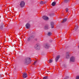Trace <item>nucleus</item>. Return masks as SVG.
Wrapping results in <instances>:
<instances>
[{
	"mask_svg": "<svg viewBox=\"0 0 79 79\" xmlns=\"http://www.w3.org/2000/svg\"><path fill=\"white\" fill-rule=\"evenodd\" d=\"M3 28V26H1L0 27V29L1 30Z\"/></svg>",
	"mask_w": 79,
	"mask_h": 79,
	"instance_id": "a878e982",
	"label": "nucleus"
},
{
	"mask_svg": "<svg viewBox=\"0 0 79 79\" xmlns=\"http://www.w3.org/2000/svg\"><path fill=\"white\" fill-rule=\"evenodd\" d=\"M58 37V36H57V37Z\"/></svg>",
	"mask_w": 79,
	"mask_h": 79,
	"instance_id": "72a5a7b5",
	"label": "nucleus"
},
{
	"mask_svg": "<svg viewBox=\"0 0 79 79\" xmlns=\"http://www.w3.org/2000/svg\"><path fill=\"white\" fill-rule=\"evenodd\" d=\"M20 5L21 8L24 7L25 5V2L23 1H21L20 3Z\"/></svg>",
	"mask_w": 79,
	"mask_h": 79,
	"instance_id": "f03ea898",
	"label": "nucleus"
},
{
	"mask_svg": "<svg viewBox=\"0 0 79 79\" xmlns=\"http://www.w3.org/2000/svg\"><path fill=\"white\" fill-rule=\"evenodd\" d=\"M51 35H52V33H51V32H48V36H50Z\"/></svg>",
	"mask_w": 79,
	"mask_h": 79,
	"instance_id": "6ab92c4d",
	"label": "nucleus"
},
{
	"mask_svg": "<svg viewBox=\"0 0 79 79\" xmlns=\"http://www.w3.org/2000/svg\"><path fill=\"white\" fill-rule=\"evenodd\" d=\"M0 77H2V75L0 74Z\"/></svg>",
	"mask_w": 79,
	"mask_h": 79,
	"instance_id": "cd10ccee",
	"label": "nucleus"
},
{
	"mask_svg": "<svg viewBox=\"0 0 79 79\" xmlns=\"http://www.w3.org/2000/svg\"><path fill=\"white\" fill-rule=\"evenodd\" d=\"M64 67L65 66H64Z\"/></svg>",
	"mask_w": 79,
	"mask_h": 79,
	"instance_id": "7c9ffc66",
	"label": "nucleus"
},
{
	"mask_svg": "<svg viewBox=\"0 0 79 79\" xmlns=\"http://www.w3.org/2000/svg\"><path fill=\"white\" fill-rule=\"evenodd\" d=\"M43 18L44 20H48V17L47 16H44L43 17Z\"/></svg>",
	"mask_w": 79,
	"mask_h": 79,
	"instance_id": "423d86ee",
	"label": "nucleus"
},
{
	"mask_svg": "<svg viewBox=\"0 0 79 79\" xmlns=\"http://www.w3.org/2000/svg\"><path fill=\"white\" fill-rule=\"evenodd\" d=\"M53 25H54V23H53V22H51V28H53V27H54V26Z\"/></svg>",
	"mask_w": 79,
	"mask_h": 79,
	"instance_id": "1a4fd4ad",
	"label": "nucleus"
},
{
	"mask_svg": "<svg viewBox=\"0 0 79 79\" xmlns=\"http://www.w3.org/2000/svg\"><path fill=\"white\" fill-rule=\"evenodd\" d=\"M48 74H49V73H47Z\"/></svg>",
	"mask_w": 79,
	"mask_h": 79,
	"instance_id": "c756f323",
	"label": "nucleus"
},
{
	"mask_svg": "<svg viewBox=\"0 0 79 79\" xmlns=\"http://www.w3.org/2000/svg\"><path fill=\"white\" fill-rule=\"evenodd\" d=\"M58 37V36H57V37Z\"/></svg>",
	"mask_w": 79,
	"mask_h": 79,
	"instance_id": "2f4dec72",
	"label": "nucleus"
},
{
	"mask_svg": "<svg viewBox=\"0 0 79 79\" xmlns=\"http://www.w3.org/2000/svg\"><path fill=\"white\" fill-rule=\"evenodd\" d=\"M69 52H67V54L66 55V58H69Z\"/></svg>",
	"mask_w": 79,
	"mask_h": 79,
	"instance_id": "2eb2a0df",
	"label": "nucleus"
},
{
	"mask_svg": "<svg viewBox=\"0 0 79 79\" xmlns=\"http://www.w3.org/2000/svg\"><path fill=\"white\" fill-rule=\"evenodd\" d=\"M2 25H3V23H2Z\"/></svg>",
	"mask_w": 79,
	"mask_h": 79,
	"instance_id": "c85d7f7f",
	"label": "nucleus"
},
{
	"mask_svg": "<svg viewBox=\"0 0 79 79\" xmlns=\"http://www.w3.org/2000/svg\"><path fill=\"white\" fill-rule=\"evenodd\" d=\"M69 2V0H64V2L65 3H68Z\"/></svg>",
	"mask_w": 79,
	"mask_h": 79,
	"instance_id": "aec40b11",
	"label": "nucleus"
},
{
	"mask_svg": "<svg viewBox=\"0 0 79 79\" xmlns=\"http://www.w3.org/2000/svg\"><path fill=\"white\" fill-rule=\"evenodd\" d=\"M48 62L49 63H52L53 62V60L50 59L49 60Z\"/></svg>",
	"mask_w": 79,
	"mask_h": 79,
	"instance_id": "a211bd4d",
	"label": "nucleus"
},
{
	"mask_svg": "<svg viewBox=\"0 0 79 79\" xmlns=\"http://www.w3.org/2000/svg\"><path fill=\"white\" fill-rule=\"evenodd\" d=\"M77 29H78V26H76L74 28V30H75V31H76L77 30Z\"/></svg>",
	"mask_w": 79,
	"mask_h": 79,
	"instance_id": "dca6fc26",
	"label": "nucleus"
},
{
	"mask_svg": "<svg viewBox=\"0 0 79 79\" xmlns=\"http://www.w3.org/2000/svg\"><path fill=\"white\" fill-rule=\"evenodd\" d=\"M31 62V59L29 57H27L25 58L24 60V63L26 64H29Z\"/></svg>",
	"mask_w": 79,
	"mask_h": 79,
	"instance_id": "f257e3e1",
	"label": "nucleus"
},
{
	"mask_svg": "<svg viewBox=\"0 0 79 79\" xmlns=\"http://www.w3.org/2000/svg\"><path fill=\"white\" fill-rule=\"evenodd\" d=\"M58 37V36H57V37Z\"/></svg>",
	"mask_w": 79,
	"mask_h": 79,
	"instance_id": "473e14b6",
	"label": "nucleus"
},
{
	"mask_svg": "<svg viewBox=\"0 0 79 79\" xmlns=\"http://www.w3.org/2000/svg\"><path fill=\"white\" fill-rule=\"evenodd\" d=\"M52 6H55V5H56V3H55V2H52Z\"/></svg>",
	"mask_w": 79,
	"mask_h": 79,
	"instance_id": "4468645a",
	"label": "nucleus"
},
{
	"mask_svg": "<svg viewBox=\"0 0 79 79\" xmlns=\"http://www.w3.org/2000/svg\"><path fill=\"white\" fill-rule=\"evenodd\" d=\"M37 63V60H36V61H35L34 63H33V65H35L36 63Z\"/></svg>",
	"mask_w": 79,
	"mask_h": 79,
	"instance_id": "412c9836",
	"label": "nucleus"
},
{
	"mask_svg": "<svg viewBox=\"0 0 79 79\" xmlns=\"http://www.w3.org/2000/svg\"><path fill=\"white\" fill-rule=\"evenodd\" d=\"M47 3V2L46 1L43 2V1H41L40 2V4H41L42 5V4H45V3Z\"/></svg>",
	"mask_w": 79,
	"mask_h": 79,
	"instance_id": "f8f14e48",
	"label": "nucleus"
},
{
	"mask_svg": "<svg viewBox=\"0 0 79 79\" xmlns=\"http://www.w3.org/2000/svg\"><path fill=\"white\" fill-rule=\"evenodd\" d=\"M75 61V57L74 56H72L70 58V61L71 62H74Z\"/></svg>",
	"mask_w": 79,
	"mask_h": 79,
	"instance_id": "7ed1b4c3",
	"label": "nucleus"
},
{
	"mask_svg": "<svg viewBox=\"0 0 79 79\" xmlns=\"http://www.w3.org/2000/svg\"><path fill=\"white\" fill-rule=\"evenodd\" d=\"M60 55H58L56 56V57L55 58V61L56 62H57L58 60H59V59L60 58Z\"/></svg>",
	"mask_w": 79,
	"mask_h": 79,
	"instance_id": "39448f33",
	"label": "nucleus"
},
{
	"mask_svg": "<svg viewBox=\"0 0 79 79\" xmlns=\"http://www.w3.org/2000/svg\"><path fill=\"white\" fill-rule=\"evenodd\" d=\"M35 47L37 50H39L40 49V47L38 44H36L35 46Z\"/></svg>",
	"mask_w": 79,
	"mask_h": 79,
	"instance_id": "0eeeda50",
	"label": "nucleus"
},
{
	"mask_svg": "<svg viewBox=\"0 0 79 79\" xmlns=\"http://www.w3.org/2000/svg\"><path fill=\"white\" fill-rule=\"evenodd\" d=\"M49 28V26L48 25H47L45 26V29H48Z\"/></svg>",
	"mask_w": 79,
	"mask_h": 79,
	"instance_id": "f3484780",
	"label": "nucleus"
},
{
	"mask_svg": "<svg viewBox=\"0 0 79 79\" xmlns=\"http://www.w3.org/2000/svg\"><path fill=\"white\" fill-rule=\"evenodd\" d=\"M43 79H47V77L45 76L43 77Z\"/></svg>",
	"mask_w": 79,
	"mask_h": 79,
	"instance_id": "5701e85b",
	"label": "nucleus"
},
{
	"mask_svg": "<svg viewBox=\"0 0 79 79\" xmlns=\"http://www.w3.org/2000/svg\"><path fill=\"white\" fill-rule=\"evenodd\" d=\"M27 77V73H25L23 74V78H26Z\"/></svg>",
	"mask_w": 79,
	"mask_h": 79,
	"instance_id": "6e6552de",
	"label": "nucleus"
},
{
	"mask_svg": "<svg viewBox=\"0 0 79 79\" xmlns=\"http://www.w3.org/2000/svg\"><path fill=\"white\" fill-rule=\"evenodd\" d=\"M25 26L26 27V29H28L30 28V27H31V25L29 23H27L26 25Z\"/></svg>",
	"mask_w": 79,
	"mask_h": 79,
	"instance_id": "20e7f679",
	"label": "nucleus"
},
{
	"mask_svg": "<svg viewBox=\"0 0 79 79\" xmlns=\"http://www.w3.org/2000/svg\"><path fill=\"white\" fill-rule=\"evenodd\" d=\"M65 11L66 12H68V8H66L65 9Z\"/></svg>",
	"mask_w": 79,
	"mask_h": 79,
	"instance_id": "4be33fe9",
	"label": "nucleus"
},
{
	"mask_svg": "<svg viewBox=\"0 0 79 79\" xmlns=\"http://www.w3.org/2000/svg\"><path fill=\"white\" fill-rule=\"evenodd\" d=\"M68 78H69V77L67 76L66 77L64 78V79H68Z\"/></svg>",
	"mask_w": 79,
	"mask_h": 79,
	"instance_id": "393cba45",
	"label": "nucleus"
},
{
	"mask_svg": "<svg viewBox=\"0 0 79 79\" xmlns=\"http://www.w3.org/2000/svg\"><path fill=\"white\" fill-rule=\"evenodd\" d=\"M66 21H67V19H63V21L62 22V23H65V22H66Z\"/></svg>",
	"mask_w": 79,
	"mask_h": 79,
	"instance_id": "ddd939ff",
	"label": "nucleus"
},
{
	"mask_svg": "<svg viewBox=\"0 0 79 79\" xmlns=\"http://www.w3.org/2000/svg\"><path fill=\"white\" fill-rule=\"evenodd\" d=\"M35 40H36V41H37V39H35Z\"/></svg>",
	"mask_w": 79,
	"mask_h": 79,
	"instance_id": "bb28decb",
	"label": "nucleus"
},
{
	"mask_svg": "<svg viewBox=\"0 0 79 79\" xmlns=\"http://www.w3.org/2000/svg\"><path fill=\"white\" fill-rule=\"evenodd\" d=\"M34 36H32L31 37H29L28 39V41H29V40H31V39H34Z\"/></svg>",
	"mask_w": 79,
	"mask_h": 79,
	"instance_id": "9d476101",
	"label": "nucleus"
},
{
	"mask_svg": "<svg viewBox=\"0 0 79 79\" xmlns=\"http://www.w3.org/2000/svg\"><path fill=\"white\" fill-rule=\"evenodd\" d=\"M76 79H79V76H77L76 78Z\"/></svg>",
	"mask_w": 79,
	"mask_h": 79,
	"instance_id": "b1692460",
	"label": "nucleus"
},
{
	"mask_svg": "<svg viewBox=\"0 0 79 79\" xmlns=\"http://www.w3.org/2000/svg\"><path fill=\"white\" fill-rule=\"evenodd\" d=\"M44 47L46 48H48L50 46H49V45L48 44H46L45 45Z\"/></svg>",
	"mask_w": 79,
	"mask_h": 79,
	"instance_id": "9b49d317",
	"label": "nucleus"
}]
</instances>
